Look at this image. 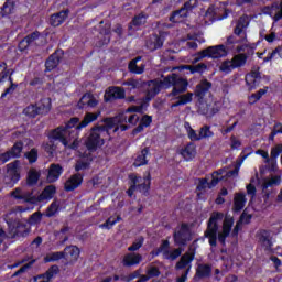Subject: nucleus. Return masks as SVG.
<instances>
[{
    "mask_svg": "<svg viewBox=\"0 0 282 282\" xmlns=\"http://www.w3.org/2000/svg\"><path fill=\"white\" fill-rule=\"evenodd\" d=\"M100 117V111L87 112L84 119L78 124V118H72L65 126L51 131L48 134L50 140H58L65 149H78V132L85 127H89L91 122H96ZM76 124H78L76 127Z\"/></svg>",
    "mask_w": 282,
    "mask_h": 282,
    "instance_id": "f257e3e1",
    "label": "nucleus"
},
{
    "mask_svg": "<svg viewBox=\"0 0 282 282\" xmlns=\"http://www.w3.org/2000/svg\"><path fill=\"white\" fill-rule=\"evenodd\" d=\"M82 184L83 175L74 174L65 182L64 189L69 193L72 191H76V188H78V186H80Z\"/></svg>",
    "mask_w": 282,
    "mask_h": 282,
    "instance_id": "cd10ccee",
    "label": "nucleus"
},
{
    "mask_svg": "<svg viewBox=\"0 0 282 282\" xmlns=\"http://www.w3.org/2000/svg\"><path fill=\"white\" fill-rule=\"evenodd\" d=\"M61 272L58 265H52L44 274L34 278V282H50Z\"/></svg>",
    "mask_w": 282,
    "mask_h": 282,
    "instance_id": "2f4dec72",
    "label": "nucleus"
},
{
    "mask_svg": "<svg viewBox=\"0 0 282 282\" xmlns=\"http://www.w3.org/2000/svg\"><path fill=\"white\" fill-rule=\"evenodd\" d=\"M223 221V230L218 234V241L226 243V238L230 236L232 226L235 225V219L232 217L226 216L224 218V213L214 212L207 223V229L205 230V237L209 241L212 248L217 247V232L219 231V224Z\"/></svg>",
    "mask_w": 282,
    "mask_h": 282,
    "instance_id": "f03ea898",
    "label": "nucleus"
},
{
    "mask_svg": "<svg viewBox=\"0 0 282 282\" xmlns=\"http://www.w3.org/2000/svg\"><path fill=\"white\" fill-rule=\"evenodd\" d=\"M263 12L271 17L274 23H279L282 20V1L280 3L274 2L271 7H265Z\"/></svg>",
    "mask_w": 282,
    "mask_h": 282,
    "instance_id": "f3484780",
    "label": "nucleus"
},
{
    "mask_svg": "<svg viewBox=\"0 0 282 282\" xmlns=\"http://www.w3.org/2000/svg\"><path fill=\"white\" fill-rule=\"evenodd\" d=\"M28 210H30V208L17 206L4 216V221L8 224L9 230L21 224L22 213H28Z\"/></svg>",
    "mask_w": 282,
    "mask_h": 282,
    "instance_id": "9d476101",
    "label": "nucleus"
},
{
    "mask_svg": "<svg viewBox=\"0 0 282 282\" xmlns=\"http://www.w3.org/2000/svg\"><path fill=\"white\" fill-rule=\"evenodd\" d=\"M195 94L187 93L183 95H177L176 97H172V100H177L176 102L172 104V109L175 107H182L184 105H188V102H193V97Z\"/></svg>",
    "mask_w": 282,
    "mask_h": 282,
    "instance_id": "72a5a7b5",
    "label": "nucleus"
},
{
    "mask_svg": "<svg viewBox=\"0 0 282 282\" xmlns=\"http://www.w3.org/2000/svg\"><path fill=\"white\" fill-rule=\"evenodd\" d=\"M257 238L261 247L264 248L265 252H272V237L270 236V231L260 230L257 232Z\"/></svg>",
    "mask_w": 282,
    "mask_h": 282,
    "instance_id": "aec40b11",
    "label": "nucleus"
},
{
    "mask_svg": "<svg viewBox=\"0 0 282 282\" xmlns=\"http://www.w3.org/2000/svg\"><path fill=\"white\" fill-rule=\"evenodd\" d=\"M123 87H127L129 91H133V89H142L144 87V82L142 79L130 78L122 83Z\"/></svg>",
    "mask_w": 282,
    "mask_h": 282,
    "instance_id": "37998d69",
    "label": "nucleus"
},
{
    "mask_svg": "<svg viewBox=\"0 0 282 282\" xmlns=\"http://www.w3.org/2000/svg\"><path fill=\"white\" fill-rule=\"evenodd\" d=\"M182 256V249H174L170 251H165L163 259H166L167 261H175V259H178Z\"/></svg>",
    "mask_w": 282,
    "mask_h": 282,
    "instance_id": "864d4df0",
    "label": "nucleus"
},
{
    "mask_svg": "<svg viewBox=\"0 0 282 282\" xmlns=\"http://www.w3.org/2000/svg\"><path fill=\"white\" fill-rule=\"evenodd\" d=\"M124 98V88L118 86L109 87L105 94L106 102H111V100H122Z\"/></svg>",
    "mask_w": 282,
    "mask_h": 282,
    "instance_id": "4be33fe9",
    "label": "nucleus"
},
{
    "mask_svg": "<svg viewBox=\"0 0 282 282\" xmlns=\"http://www.w3.org/2000/svg\"><path fill=\"white\" fill-rule=\"evenodd\" d=\"M218 111L219 109L213 107V104H208V101H204V99H198V113H200V116L213 118Z\"/></svg>",
    "mask_w": 282,
    "mask_h": 282,
    "instance_id": "5701e85b",
    "label": "nucleus"
},
{
    "mask_svg": "<svg viewBox=\"0 0 282 282\" xmlns=\"http://www.w3.org/2000/svg\"><path fill=\"white\" fill-rule=\"evenodd\" d=\"M78 257H80V249L77 246H68L64 249V259L78 261Z\"/></svg>",
    "mask_w": 282,
    "mask_h": 282,
    "instance_id": "e433bc0d",
    "label": "nucleus"
},
{
    "mask_svg": "<svg viewBox=\"0 0 282 282\" xmlns=\"http://www.w3.org/2000/svg\"><path fill=\"white\" fill-rule=\"evenodd\" d=\"M282 153V144H278L271 149V164L274 166L276 164V158H279Z\"/></svg>",
    "mask_w": 282,
    "mask_h": 282,
    "instance_id": "13d9d810",
    "label": "nucleus"
},
{
    "mask_svg": "<svg viewBox=\"0 0 282 282\" xmlns=\"http://www.w3.org/2000/svg\"><path fill=\"white\" fill-rule=\"evenodd\" d=\"M139 182L137 183V189L139 193H149L151 188V174H148L145 177H138Z\"/></svg>",
    "mask_w": 282,
    "mask_h": 282,
    "instance_id": "79ce46f5",
    "label": "nucleus"
},
{
    "mask_svg": "<svg viewBox=\"0 0 282 282\" xmlns=\"http://www.w3.org/2000/svg\"><path fill=\"white\" fill-rule=\"evenodd\" d=\"M63 166L61 164L52 163L48 167V174L46 180L48 184H54V182H58L61 175H63Z\"/></svg>",
    "mask_w": 282,
    "mask_h": 282,
    "instance_id": "b1692460",
    "label": "nucleus"
},
{
    "mask_svg": "<svg viewBox=\"0 0 282 282\" xmlns=\"http://www.w3.org/2000/svg\"><path fill=\"white\" fill-rule=\"evenodd\" d=\"M151 122H153V118H151V116L149 115H144L141 118L139 126L132 130V134L138 135V133H142V131H144V128L151 126Z\"/></svg>",
    "mask_w": 282,
    "mask_h": 282,
    "instance_id": "a19ab883",
    "label": "nucleus"
},
{
    "mask_svg": "<svg viewBox=\"0 0 282 282\" xmlns=\"http://www.w3.org/2000/svg\"><path fill=\"white\" fill-rule=\"evenodd\" d=\"M25 158L29 160L30 164H34V162L39 160V150L32 149L25 154Z\"/></svg>",
    "mask_w": 282,
    "mask_h": 282,
    "instance_id": "774afa93",
    "label": "nucleus"
},
{
    "mask_svg": "<svg viewBox=\"0 0 282 282\" xmlns=\"http://www.w3.org/2000/svg\"><path fill=\"white\" fill-rule=\"evenodd\" d=\"M142 263V254L138 252H129L123 256L122 265L123 268H133Z\"/></svg>",
    "mask_w": 282,
    "mask_h": 282,
    "instance_id": "412c9836",
    "label": "nucleus"
},
{
    "mask_svg": "<svg viewBox=\"0 0 282 282\" xmlns=\"http://www.w3.org/2000/svg\"><path fill=\"white\" fill-rule=\"evenodd\" d=\"M50 109H52V102L48 98H44L39 104L29 105L26 108H24L23 113L29 118H36L40 116V113H50Z\"/></svg>",
    "mask_w": 282,
    "mask_h": 282,
    "instance_id": "0eeeda50",
    "label": "nucleus"
},
{
    "mask_svg": "<svg viewBox=\"0 0 282 282\" xmlns=\"http://www.w3.org/2000/svg\"><path fill=\"white\" fill-rule=\"evenodd\" d=\"M59 63L61 57H58L57 53H53L45 63L46 70L52 72V69H56Z\"/></svg>",
    "mask_w": 282,
    "mask_h": 282,
    "instance_id": "a18cd8bd",
    "label": "nucleus"
},
{
    "mask_svg": "<svg viewBox=\"0 0 282 282\" xmlns=\"http://www.w3.org/2000/svg\"><path fill=\"white\" fill-rule=\"evenodd\" d=\"M13 199L30 202L32 199V193L25 191L23 187H17L10 193Z\"/></svg>",
    "mask_w": 282,
    "mask_h": 282,
    "instance_id": "c9c22d12",
    "label": "nucleus"
},
{
    "mask_svg": "<svg viewBox=\"0 0 282 282\" xmlns=\"http://www.w3.org/2000/svg\"><path fill=\"white\" fill-rule=\"evenodd\" d=\"M144 85H147V88H145L147 100H153V98L158 94H160V91H162V89H166V86L164 85V78H163V80L152 79V80L144 83Z\"/></svg>",
    "mask_w": 282,
    "mask_h": 282,
    "instance_id": "f8f14e48",
    "label": "nucleus"
},
{
    "mask_svg": "<svg viewBox=\"0 0 282 282\" xmlns=\"http://www.w3.org/2000/svg\"><path fill=\"white\" fill-rule=\"evenodd\" d=\"M210 89H213V83H210L208 79H202L196 85L194 96H196L198 100H204V98L206 97V94H208Z\"/></svg>",
    "mask_w": 282,
    "mask_h": 282,
    "instance_id": "6ab92c4d",
    "label": "nucleus"
},
{
    "mask_svg": "<svg viewBox=\"0 0 282 282\" xmlns=\"http://www.w3.org/2000/svg\"><path fill=\"white\" fill-rule=\"evenodd\" d=\"M281 184V176H271L270 178H264L262 182V193H263V199L264 203L268 204V200L270 199L272 193H270L269 188H272V186H279Z\"/></svg>",
    "mask_w": 282,
    "mask_h": 282,
    "instance_id": "2eb2a0df",
    "label": "nucleus"
},
{
    "mask_svg": "<svg viewBox=\"0 0 282 282\" xmlns=\"http://www.w3.org/2000/svg\"><path fill=\"white\" fill-rule=\"evenodd\" d=\"M54 195H56V186L48 185L37 196V202H50V199L54 198Z\"/></svg>",
    "mask_w": 282,
    "mask_h": 282,
    "instance_id": "f704fd0d",
    "label": "nucleus"
},
{
    "mask_svg": "<svg viewBox=\"0 0 282 282\" xmlns=\"http://www.w3.org/2000/svg\"><path fill=\"white\" fill-rule=\"evenodd\" d=\"M139 61H142L141 56L135 57L128 64V69L131 74H144L147 65L142 64L141 66H138Z\"/></svg>",
    "mask_w": 282,
    "mask_h": 282,
    "instance_id": "58836bf2",
    "label": "nucleus"
},
{
    "mask_svg": "<svg viewBox=\"0 0 282 282\" xmlns=\"http://www.w3.org/2000/svg\"><path fill=\"white\" fill-rule=\"evenodd\" d=\"M147 19H149V15L144 12H141L132 19L131 25H133L134 28H140L141 25H144V23H147Z\"/></svg>",
    "mask_w": 282,
    "mask_h": 282,
    "instance_id": "8fccbe9b",
    "label": "nucleus"
},
{
    "mask_svg": "<svg viewBox=\"0 0 282 282\" xmlns=\"http://www.w3.org/2000/svg\"><path fill=\"white\" fill-rule=\"evenodd\" d=\"M193 239L191 234V227L188 224H182L178 229L174 232V243L176 246H186L188 241Z\"/></svg>",
    "mask_w": 282,
    "mask_h": 282,
    "instance_id": "9b49d317",
    "label": "nucleus"
},
{
    "mask_svg": "<svg viewBox=\"0 0 282 282\" xmlns=\"http://www.w3.org/2000/svg\"><path fill=\"white\" fill-rule=\"evenodd\" d=\"M164 86L165 89H171L172 91L167 95L169 98L182 96V94H186L188 90V80L183 78L182 76L172 73L164 77Z\"/></svg>",
    "mask_w": 282,
    "mask_h": 282,
    "instance_id": "20e7f679",
    "label": "nucleus"
},
{
    "mask_svg": "<svg viewBox=\"0 0 282 282\" xmlns=\"http://www.w3.org/2000/svg\"><path fill=\"white\" fill-rule=\"evenodd\" d=\"M41 219H43V214H41V212H35L30 216L29 224L30 226H34L36 224H40Z\"/></svg>",
    "mask_w": 282,
    "mask_h": 282,
    "instance_id": "338daca9",
    "label": "nucleus"
},
{
    "mask_svg": "<svg viewBox=\"0 0 282 282\" xmlns=\"http://www.w3.org/2000/svg\"><path fill=\"white\" fill-rule=\"evenodd\" d=\"M32 265H34V260L28 262L26 264H24L22 268H20L18 271H15L11 278L14 279L15 276H21V274H25V272H28V270H30V268H32Z\"/></svg>",
    "mask_w": 282,
    "mask_h": 282,
    "instance_id": "e2e57ef3",
    "label": "nucleus"
},
{
    "mask_svg": "<svg viewBox=\"0 0 282 282\" xmlns=\"http://www.w3.org/2000/svg\"><path fill=\"white\" fill-rule=\"evenodd\" d=\"M245 80L249 90L252 91V89H257L259 83H261V73H259V70H252L246 75Z\"/></svg>",
    "mask_w": 282,
    "mask_h": 282,
    "instance_id": "bb28decb",
    "label": "nucleus"
},
{
    "mask_svg": "<svg viewBox=\"0 0 282 282\" xmlns=\"http://www.w3.org/2000/svg\"><path fill=\"white\" fill-rule=\"evenodd\" d=\"M246 194L245 193H236L234 197V210L239 213V210H243L246 207Z\"/></svg>",
    "mask_w": 282,
    "mask_h": 282,
    "instance_id": "ea45409f",
    "label": "nucleus"
},
{
    "mask_svg": "<svg viewBox=\"0 0 282 282\" xmlns=\"http://www.w3.org/2000/svg\"><path fill=\"white\" fill-rule=\"evenodd\" d=\"M21 166V161L15 160L9 164H7V173L8 175L4 177V184L7 186H14L19 180H21V174L19 173V169Z\"/></svg>",
    "mask_w": 282,
    "mask_h": 282,
    "instance_id": "6e6552de",
    "label": "nucleus"
},
{
    "mask_svg": "<svg viewBox=\"0 0 282 282\" xmlns=\"http://www.w3.org/2000/svg\"><path fill=\"white\" fill-rule=\"evenodd\" d=\"M149 148H144L141 150V152L137 155L134 160V166H144L149 164V160H147V156L149 155Z\"/></svg>",
    "mask_w": 282,
    "mask_h": 282,
    "instance_id": "c03bdc74",
    "label": "nucleus"
},
{
    "mask_svg": "<svg viewBox=\"0 0 282 282\" xmlns=\"http://www.w3.org/2000/svg\"><path fill=\"white\" fill-rule=\"evenodd\" d=\"M180 155L186 160V162H191L197 155V150L195 148V143H188L184 148L178 150Z\"/></svg>",
    "mask_w": 282,
    "mask_h": 282,
    "instance_id": "c756f323",
    "label": "nucleus"
},
{
    "mask_svg": "<svg viewBox=\"0 0 282 282\" xmlns=\"http://www.w3.org/2000/svg\"><path fill=\"white\" fill-rule=\"evenodd\" d=\"M122 218L118 216L117 218L110 217L108 218L102 225H100V228H107V230H111L118 221H120Z\"/></svg>",
    "mask_w": 282,
    "mask_h": 282,
    "instance_id": "680f3d73",
    "label": "nucleus"
},
{
    "mask_svg": "<svg viewBox=\"0 0 282 282\" xmlns=\"http://www.w3.org/2000/svg\"><path fill=\"white\" fill-rule=\"evenodd\" d=\"M171 246V242H169V240H163V242L161 243V246L152 252L153 257H159L160 254H165V252H169V248Z\"/></svg>",
    "mask_w": 282,
    "mask_h": 282,
    "instance_id": "603ef678",
    "label": "nucleus"
},
{
    "mask_svg": "<svg viewBox=\"0 0 282 282\" xmlns=\"http://www.w3.org/2000/svg\"><path fill=\"white\" fill-rule=\"evenodd\" d=\"M23 152V142H15L14 145L7 152L0 154V164H6V162H10V160H14L17 158H21V153Z\"/></svg>",
    "mask_w": 282,
    "mask_h": 282,
    "instance_id": "4468645a",
    "label": "nucleus"
},
{
    "mask_svg": "<svg viewBox=\"0 0 282 282\" xmlns=\"http://www.w3.org/2000/svg\"><path fill=\"white\" fill-rule=\"evenodd\" d=\"M130 180H131V186L130 188L127 191V194L129 195V197L133 196L134 191L137 189V184L140 182V178L135 175H130Z\"/></svg>",
    "mask_w": 282,
    "mask_h": 282,
    "instance_id": "0e129e2a",
    "label": "nucleus"
},
{
    "mask_svg": "<svg viewBox=\"0 0 282 282\" xmlns=\"http://www.w3.org/2000/svg\"><path fill=\"white\" fill-rule=\"evenodd\" d=\"M224 170H218L212 174V182L207 178H202L197 185V191H206V188H215L224 180Z\"/></svg>",
    "mask_w": 282,
    "mask_h": 282,
    "instance_id": "ddd939ff",
    "label": "nucleus"
},
{
    "mask_svg": "<svg viewBox=\"0 0 282 282\" xmlns=\"http://www.w3.org/2000/svg\"><path fill=\"white\" fill-rule=\"evenodd\" d=\"M89 164V159H79L75 164V171H87Z\"/></svg>",
    "mask_w": 282,
    "mask_h": 282,
    "instance_id": "69168bd1",
    "label": "nucleus"
},
{
    "mask_svg": "<svg viewBox=\"0 0 282 282\" xmlns=\"http://www.w3.org/2000/svg\"><path fill=\"white\" fill-rule=\"evenodd\" d=\"M213 274V265L199 263L196 268V279H208Z\"/></svg>",
    "mask_w": 282,
    "mask_h": 282,
    "instance_id": "473e14b6",
    "label": "nucleus"
},
{
    "mask_svg": "<svg viewBox=\"0 0 282 282\" xmlns=\"http://www.w3.org/2000/svg\"><path fill=\"white\" fill-rule=\"evenodd\" d=\"M61 259H65L64 251L53 252L44 258L45 263H51L52 261H61Z\"/></svg>",
    "mask_w": 282,
    "mask_h": 282,
    "instance_id": "5fc2aeb1",
    "label": "nucleus"
},
{
    "mask_svg": "<svg viewBox=\"0 0 282 282\" xmlns=\"http://www.w3.org/2000/svg\"><path fill=\"white\" fill-rule=\"evenodd\" d=\"M8 232L11 239L28 237V235H30V226L19 223L18 225L11 227Z\"/></svg>",
    "mask_w": 282,
    "mask_h": 282,
    "instance_id": "a211bd4d",
    "label": "nucleus"
},
{
    "mask_svg": "<svg viewBox=\"0 0 282 282\" xmlns=\"http://www.w3.org/2000/svg\"><path fill=\"white\" fill-rule=\"evenodd\" d=\"M195 260V249L193 247L189 248L187 252H185L180 261L176 263V270H189L193 267V261Z\"/></svg>",
    "mask_w": 282,
    "mask_h": 282,
    "instance_id": "dca6fc26",
    "label": "nucleus"
},
{
    "mask_svg": "<svg viewBox=\"0 0 282 282\" xmlns=\"http://www.w3.org/2000/svg\"><path fill=\"white\" fill-rule=\"evenodd\" d=\"M145 45L150 52H155V50H160V47L164 45V37L158 34L151 35L148 39Z\"/></svg>",
    "mask_w": 282,
    "mask_h": 282,
    "instance_id": "c85d7f7f",
    "label": "nucleus"
},
{
    "mask_svg": "<svg viewBox=\"0 0 282 282\" xmlns=\"http://www.w3.org/2000/svg\"><path fill=\"white\" fill-rule=\"evenodd\" d=\"M98 105V99L91 94V93H86L83 95L78 102L79 109H94Z\"/></svg>",
    "mask_w": 282,
    "mask_h": 282,
    "instance_id": "a878e982",
    "label": "nucleus"
},
{
    "mask_svg": "<svg viewBox=\"0 0 282 282\" xmlns=\"http://www.w3.org/2000/svg\"><path fill=\"white\" fill-rule=\"evenodd\" d=\"M199 140H206V138H213L215 133L210 131V126H203L199 130Z\"/></svg>",
    "mask_w": 282,
    "mask_h": 282,
    "instance_id": "bf43d9fd",
    "label": "nucleus"
},
{
    "mask_svg": "<svg viewBox=\"0 0 282 282\" xmlns=\"http://www.w3.org/2000/svg\"><path fill=\"white\" fill-rule=\"evenodd\" d=\"M58 208H61V203L55 199L46 209V217H54L56 213H58Z\"/></svg>",
    "mask_w": 282,
    "mask_h": 282,
    "instance_id": "6e6d98bb",
    "label": "nucleus"
},
{
    "mask_svg": "<svg viewBox=\"0 0 282 282\" xmlns=\"http://www.w3.org/2000/svg\"><path fill=\"white\" fill-rule=\"evenodd\" d=\"M40 177L41 172L36 171V169H31L28 174L29 186H34V184H37Z\"/></svg>",
    "mask_w": 282,
    "mask_h": 282,
    "instance_id": "09e8293b",
    "label": "nucleus"
},
{
    "mask_svg": "<svg viewBox=\"0 0 282 282\" xmlns=\"http://www.w3.org/2000/svg\"><path fill=\"white\" fill-rule=\"evenodd\" d=\"M249 22H248V15H241L237 24L234 29V34L238 36L239 39L235 35H229L226 41V45H237V43H248V33L246 32V29L248 28Z\"/></svg>",
    "mask_w": 282,
    "mask_h": 282,
    "instance_id": "39448f33",
    "label": "nucleus"
},
{
    "mask_svg": "<svg viewBox=\"0 0 282 282\" xmlns=\"http://www.w3.org/2000/svg\"><path fill=\"white\" fill-rule=\"evenodd\" d=\"M265 94H268V87H265L263 89H259V91H257L256 94H252L249 97L250 105H254V102H259V100H261V98H263V96H265Z\"/></svg>",
    "mask_w": 282,
    "mask_h": 282,
    "instance_id": "3c124183",
    "label": "nucleus"
},
{
    "mask_svg": "<svg viewBox=\"0 0 282 282\" xmlns=\"http://www.w3.org/2000/svg\"><path fill=\"white\" fill-rule=\"evenodd\" d=\"M248 62V55L240 53L235 55L231 58V63L234 64L235 69H239V67H243L246 63Z\"/></svg>",
    "mask_w": 282,
    "mask_h": 282,
    "instance_id": "49530a36",
    "label": "nucleus"
},
{
    "mask_svg": "<svg viewBox=\"0 0 282 282\" xmlns=\"http://www.w3.org/2000/svg\"><path fill=\"white\" fill-rule=\"evenodd\" d=\"M137 113H144V105L129 107L126 113L121 115V120L130 124V127H135L140 122V116Z\"/></svg>",
    "mask_w": 282,
    "mask_h": 282,
    "instance_id": "1a4fd4ad",
    "label": "nucleus"
},
{
    "mask_svg": "<svg viewBox=\"0 0 282 282\" xmlns=\"http://www.w3.org/2000/svg\"><path fill=\"white\" fill-rule=\"evenodd\" d=\"M185 69H188L191 74H204V72L208 69V66L204 63H199L197 65H187Z\"/></svg>",
    "mask_w": 282,
    "mask_h": 282,
    "instance_id": "de8ad7c7",
    "label": "nucleus"
},
{
    "mask_svg": "<svg viewBox=\"0 0 282 282\" xmlns=\"http://www.w3.org/2000/svg\"><path fill=\"white\" fill-rule=\"evenodd\" d=\"M142 246H144V238L139 237L130 247H128V252H138Z\"/></svg>",
    "mask_w": 282,
    "mask_h": 282,
    "instance_id": "052dcab7",
    "label": "nucleus"
},
{
    "mask_svg": "<svg viewBox=\"0 0 282 282\" xmlns=\"http://www.w3.org/2000/svg\"><path fill=\"white\" fill-rule=\"evenodd\" d=\"M67 17H69V10H67V9L52 14L51 20H50L51 25L53 28H58V25H63V23H65V19H67Z\"/></svg>",
    "mask_w": 282,
    "mask_h": 282,
    "instance_id": "7c9ffc66",
    "label": "nucleus"
},
{
    "mask_svg": "<svg viewBox=\"0 0 282 282\" xmlns=\"http://www.w3.org/2000/svg\"><path fill=\"white\" fill-rule=\"evenodd\" d=\"M219 69L224 74H230V72L235 70V64H232V59L224 61L220 64Z\"/></svg>",
    "mask_w": 282,
    "mask_h": 282,
    "instance_id": "4d7b16f0",
    "label": "nucleus"
},
{
    "mask_svg": "<svg viewBox=\"0 0 282 282\" xmlns=\"http://www.w3.org/2000/svg\"><path fill=\"white\" fill-rule=\"evenodd\" d=\"M226 56H228V48H226V45L219 44L198 52L194 63H199L203 58H224Z\"/></svg>",
    "mask_w": 282,
    "mask_h": 282,
    "instance_id": "423d86ee",
    "label": "nucleus"
},
{
    "mask_svg": "<svg viewBox=\"0 0 282 282\" xmlns=\"http://www.w3.org/2000/svg\"><path fill=\"white\" fill-rule=\"evenodd\" d=\"M17 8V0H0V17H10L14 14Z\"/></svg>",
    "mask_w": 282,
    "mask_h": 282,
    "instance_id": "393cba45",
    "label": "nucleus"
},
{
    "mask_svg": "<svg viewBox=\"0 0 282 282\" xmlns=\"http://www.w3.org/2000/svg\"><path fill=\"white\" fill-rule=\"evenodd\" d=\"M39 36H41V33L39 31H35L29 35H26L20 43H19V48L21 51L28 50L34 41H37Z\"/></svg>",
    "mask_w": 282,
    "mask_h": 282,
    "instance_id": "4c0bfd02",
    "label": "nucleus"
},
{
    "mask_svg": "<svg viewBox=\"0 0 282 282\" xmlns=\"http://www.w3.org/2000/svg\"><path fill=\"white\" fill-rule=\"evenodd\" d=\"M105 124L91 129L90 135L86 141L88 151H96V149L105 144V138L109 135V129H113V119H105Z\"/></svg>",
    "mask_w": 282,
    "mask_h": 282,
    "instance_id": "7ed1b4c3",
    "label": "nucleus"
}]
</instances>
